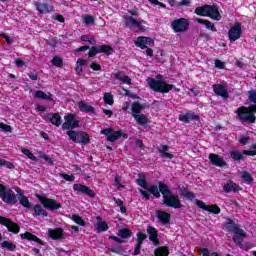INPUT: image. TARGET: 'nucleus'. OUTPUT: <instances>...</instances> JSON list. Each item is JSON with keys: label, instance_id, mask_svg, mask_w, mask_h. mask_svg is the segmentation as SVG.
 Segmentation results:
<instances>
[{"label": "nucleus", "instance_id": "10", "mask_svg": "<svg viewBox=\"0 0 256 256\" xmlns=\"http://www.w3.org/2000/svg\"><path fill=\"white\" fill-rule=\"evenodd\" d=\"M243 36V26L241 22H235L234 25L228 31V40L230 43H235V41H239Z\"/></svg>", "mask_w": 256, "mask_h": 256}, {"label": "nucleus", "instance_id": "30", "mask_svg": "<svg viewBox=\"0 0 256 256\" xmlns=\"http://www.w3.org/2000/svg\"><path fill=\"white\" fill-rule=\"evenodd\" d=\"M195 22L200 23V25H205L206 29L212 31V33H217V28H215V24L213 22L201 18H196Z\"/></svg>", "mask_w": 256, "mask_h": 256}, {"label": "nucleus", "instance_id": "45", "mask_svg": "<svg viewBox=\"0 0 256 256\" xmlns=\"http://www.w3.org/2000/svg\"><path fill=\"white\" fill-rule=\"evenodd\" d=\"M22 153L23 155H26V157H28V159H30L31 161H39V158H37V156L33 155V152H31V150L27 149V148H23L22 149Z\"/></svg>", "mask_w": 256, "mask_h": 256}, {"label": "nucleus", "instance_id": "23", "mask_svg": "<svg viewBox=\"0 0 256 256\" xmlns=\"http://www.w3.org/2000/svg\"><path fill=\"white\" fill-rule=\"evenodd\" d=\"M156 217L162 225H169L171 223V214L169 212L157 210Z\"/></svg>", "mask_w": 256, "mask_h": 256}, {"label": "nucleus", "instance_id": "2", "mask_svg": "<svg viewBox=\"0 0 256 256\" xmlns=\"http://www.w3.org/2000/svg\"><path fill=\"white\" fill-rule=\"evenodd\" d=\"M158 195H162V203L171 209H183V203L179 195L174 194L169 185L163 181H158Z\"/></svg>", "mask_w": 256, "mask_h": 256}, {"label": "nucleus", "instance_id": "29", "mask_svg": "<svg viewBox=\"0 0 256 256\" xmlns=\"http://www.w3.org/2000/svg\"><path fill=\"white\" fill-rule=\"evenodd\" d=\"M32 211H34V217H49V212L44 210L40 204L32 206Z\"/></svg>", "mask_w": 256, "mask_h": 256}, {"label": "nucleus", "instance_id": "17", "mask_svg": "<svg viewBox=\"0 0 256 256\" xmlns=\"http://www.w3.org/2000/svg\"><path fill=\"white\" fill-rule=\"evenodd\" d=\"M34 6L36 8V11H38V13H40L41 15H47V13L55 11V8H53L52 5L41 1L34 2Z\"/></svg>", "mask_w": 256, "mask_h": 256}, {"label": "nucleus", "instance_id": "54", "mask_svg": "<svg viewBox=\"0 0 256 256\" xmlns=\"http://www.w3.org/2000/svg\"><path fill=\"white\" fill-rule=\"evenodd\" d=\"M0 129H2V131L5 133H11L13 131L11 125L5 124L3 122L0 123Z\"/></svg>", "mask_w": 256, "mask_h": 256}, {"label": "nucleus", "instance_id": "53", "mask_svg": "<svg viewBox=\"0 0 256 256\" xmlns=\"http://www.w3.org/2000/svg\"><path fill=\"white\" fill-rule=\"evenodd\" d=\"M110 253H115L116 255H122L123 254V246H117L109 249Z\"/></svg>", "mask_w": 256, "mask_h": 256}, {"label": "nucleus", "instance_id": "55", "mask_svg": "<svg viewBox=\"0 0 256 256\" xmlns=\"http://www.w3.org/2000/svg\"><path fill=\"white\" fill-rule=\"evenodd\" d=\"M84 23L86 25H93V23H95V18L91 15H87L84 17Z\"/></svg>", "mask_w": 256, "mask_h": 256}, {"label": "nucleus", "instance_id": "57", "mask_svg": "<svg viewBox=\"0 0 256 256\" xmlns=\"http://www.w3.org/2000/svg\"><path fill=\"white\" fill-rule=\"evenodd\" d=\"M90 69H92V71H102L101 65H99L97 62H92L90 64Z\"/></svg>", "mask_w": 256, "mask_h": 256}, {"label": "nucleus", "instance_id": "52", "mask_svg": "<svg viewBox=\"0 0 256 256\" xmlns=\"http://www.w3.org/2000/svg\"><path fill=\"white\" fill-rule=\"evenodd\" d=\"M95 55H99L98 46H92L89 48L88 57H95Z\"/></svg>", "mask_w": 256, "mask_h": 256}, {"label": "nucleus", "instance_id": "39", "mask_svg": "<svg viewBox=\"0 0 256 256\" xmlns=\"http://www.w3.org/2000/svg\"><path fill=\"white\" fill-rule=\"evenodd\" d=\"M147 37L145 36H139L135 41L134 45L136 47H139L140 49H147Z\"/></svg>", "mask_w": 256, "mask_h": 256}, {"label": "nucleus", "instance_id": "49", "mask_svg": "<svg viewBox=\"0 0 256 256\" xmlns=\"http://www.w3.org/2000/svg\"><path fill=\"white\" fill-rule=\"evenodd\" d=\"M103 99L106 105H113V103L115 102L111 93H105Z\"/></svg>", "mask_w": 256, "mask_h": 256}, {"label": "nucleus", "instance_id": "16", "mask_svg": "<svg viewBox=\"0 0 256 256\" xmlns=\"http://www.w3.org/2000/svg\"><path fill=\"white\" fill-rule=\"evenodd\" d=\"M73 189L74 191H78V193H81L82 195L90 197V199H95V192L85 184H74Z\"/></svg>", "mask_w": 256, "mask_h": 256}, {"label": "nucleus", "instance_id": "48", "mask_svg": "<svg viewBox=\"0 0 256 256\" xmlns=\"http://www.w3.org/2000/svg\"><path fill=\"white\" fill-rule=\"evenodd\" d=\"M231 232L234 233L236 237H246L247 236L245 231H243V229H241L239 226L234 227V229Z\"/></svg>", "mask_w": 256, "mask_h": 256}, {"label": "nucleus", "instance_id": "41", "mask_svg": "<svg viewBox=\"0 0 256 256\" xmlns=\"http://www.w3.org/2000/svg\"><path fill=\"white\" fill-rule=\"evenodd\" d=\"M95 228H96V231H98V233H104L105 231H109V225L105 221H99L96 224Z\"/></svg>", "mask_w": 256, "mask_h": 256}, {"label": "nucleus", "instance_id": "5", "mask_svg": "<svg viewBox=\"0 0 256 256\" xmlns=\"http://www.w3.org/2000/svg\"><path fill=\"white\" fill-rule=\"evenodd\" d=\"M195 15L199 17H209L213 21H221V13H219L218 5H209L196 7L194 10Z\"/></svg>", "mask_w": 256, "mask_h": 256}, {"label": "nucleus", "instance_id": "22", "mask_svg": "<svg viewBox=\"0 0 256 256\" xmlns=\"http://www.w3.org/2000/svg\"><path fill=\"white\" fill-rule=\"evenodd\" d=\"M20 239L26 240V241H33L34 243H38V245H47V243L41 238L37 237L33 233L26 231L25 233L20 234Z\"/></svg>", "mask_w": 256, "mask_h": 256}, {"label": "nucleus", "instance_id": "28", "mask_svg": "<svg viewBox=\"0 0 256 256\" xmlns=\"http://www.w3.org/2000/svg\"><path fill=\"white\" fill-rule=\"evenodd\" d=\"M78 109L81 111V113H92L93 115L97 113L95 111V107L87 104V102L83 100L78 102Z\"/></svg>", "mask_w": 256, "mask_h": 256}, {"label": "nucleus", "instance_id": "15", "mask_svg": "<svg viewBox=\"0 0 256 256\" xmlns=\"http://www.w3.org/2000/svg\"><path fill=\"white\" fill-rule=\"evenodd\" d=\"M65 122L62 124V129L73 131V129H77L79 127V120L75 119L74 114H68L64 117Z\"/></svg>", "mask_w": 256, "mask_h": 256}, {"label": "nucleus", "instance_id": "33", "mask_svg": "<svg viewBox=\"0 0 256 256\" xmlns=\"http://www.w3.org/2000/svg\"><path fill=\"white\" fill-rule=\"evenodd\" d=\"M134 119L141 127H145V125H149L150 123L149 118L145 114L134 115Z\"/></svg>", "mask_w": 256, "mask_h": 256}, {"label": "nucleus", "instance_id": "18", "mask_svg": "<svg viewBox=\"0 0 256 256\" xmlns=\"http://www.w3.org/2000/svg\"><path fill=\"white\" fill-rule=\"evenodd\" d=\"M47 235L49 239H52L53 241H61L65 239V232L63 228H54V229H48Z\"/></svg>", "mask_w": 256, "mask_h": 256}, {"label": "nucleus", "instance_id": "21", "mask_svg": "<svg viewBox=\"0 0 256 256\" xmlns=\"http://www.w3.org/2000/svg\"><path fill=\"white\" fill-rule=\"evenodd\" d=\"M212 89L215 95L222 97L223 99H229V92L227 91V86L223 84H214L212 85Z\"/></svg>", "mask_w": 256, "mask_h": 256}, {"label": "nucleus", "instance_id": "6", "mask_svg": "<svg viewBox=\"0 0 256 256\" xmlns=\"http://www.w3.org/2000/svg\"><path fill=\"white\" fill-rule=\"evenodd\" d=\"M0 199L6 205H16L18 201L17 194H15L13 189L5 186V184H0Z\"/></svg>", "mask_w": 256, "mask_h": 256}, {"label": "nucleus", "instance_id": "11", "mask_svg": "<svg viewBox=\"0 0 256 256\" xmlns=\"http://www.w3.org/2000/svg\"><path fill=\"white\" fill-rule=\"evenodd\" d=\"M0 225L6 227L7 231L13 233V235H17L19 231H21V226H19V224L4 216H0Z\"/></svg>", "mask_w": 256, "mask_h": 256}, {"label": "nucleus", "instance_id": "14", "mask_svg": "<svg viewBox=\"0 0 256 256\" xmlns=\"http://www.w3.org/2000/svg\"><path fill=\"white\" fill-rule=\"evenodd\" d=\"M15 191L18 194L17 199H18L20 205H22V207H24V209H28V211H32L33 204L29 201V198L27 196H25V192H23V190H21V188H19V187L15 188Z\"/></svg>", "mask_w": 256, "mask_h": 256}, {"label": "nucleus", "instance_id": "26", "mask_svg": "<svg viewBox=\"0 0 256 256\" xmlns=\"http://www.w3.org/2000/svg\"><path fill=\"white\" fill-rule=\"evenodd\" d=\"M178 191L184 199H187L188 201H193L195 199L196 195L194 192L189 191V188L185 186H178Z\"/></svg>", "mask_w": 256, "mask_h": 256}, {"label": "nucleus", "instance_id": "34", "mask_svg": "<svg viewBox=\"0 0 256 256\" xmlns=\"http://www.w3.org/2000/svg\"><path fill=\"white\" fill-rule=\"evenodd\" d=\"M145 109V106L139 102H134L131 104V111H132V116L134 115H141V111Z\"/></svg>", "mask_w": 256, "mask_h": 256}, {"label": "nucleus", "instance_id": "20", "mask_svg": "<svg viewBox=\"0 0 256 256\" xmlns=\"http://www.w3.org/2000/svg\"><path fill=\"white\" fill-rule=\"evenodd\" d=\"M146 232L148 233L149 239L152 241L153 245H161V241L159 240V231H157L156 227L148 225Z\"/></svg>", "mask_w": 256, "mask_h": 256}, {"label": "nucleus", "instance_id": "58", "mask_svg": "<svg viewBox=\"0 0 256 256\" xmlns=\"http://www.w3.org/2000/svg\"><path fill=\"white\" fill-rule=\"evenodd\" d=\"M28 77H29V79H31V81H37L39 79V73L38 72H29Z\"/></svg>", "mask_w": 256, "mask_h": 256}, {"label": "nucleus", "instance_id": "25", "mask_svg": "<svg viewBox=\"0 0 256 256\" xmlns=\"http://www.w3.org/2000/svg\"><path fill=\"white\" fill-rule=\"evenodd\" d=\"M209 160H210V163L214 165V167H226L227 165V162H225V160H223V158H221L219 154H214V153L210 154Z\"/></svg>", "mask_w": 256, "mask_h": 256}, {"label": "nucleus", "instance_id": "63", "mask_svg": "<svg viewBox=\"0 0 256 256\" xmlns=\"http://www.w3.org/2000/svg\"><path fill=\"white\" fill-rule=\"evenodd\" d=\"M109 239H112V241H115L116 243H119V245L125 243V240L117 237V236H109Z\"/></svg>", "mask_w": 256, "mask_h": 256}, {"label": "nucleus", "instance_id": "61", "mask_svg": "<svg viewBox=\"0 0 256 256\" xmlns=\"http://www.w3.org/2000/svg\"><path fill=\"white\" fill-rule=\"evenodd\" d=\"M242 154L243 155H249L250 157H255L256 150H243Z\"/></svg>", "mask_w": 256, "mask_h": 256}, {"label": "nucleus", "instance_id": "19", "mask_svg": "<svg viewBox=\"0 0 256 256\" xmlns=\"http://www.w3.org/2000/svg\"><path fill=\"white\" fill-rule=\"evenodd\" d=\"M136 237L137 238L133 255H141V248L143 247V241L147 239V234H145L143 231H138L136 233Z\"/></svg>", "mask_w": 256, "mask_h": 256}, {"label": "nucleus", "instance_id": "56", "mask_svg": "<svg viewBox=\"0 0 256 256\" xmlns=\"http://www.w3.org/2000/svg\"><path fill=\"white\" fill-rule=\"evenodd\" d=\"M60 177H62V179H65V181H70V182L75 181V176H73V175L61 173Z\"/></svg>", "mask_w": 256, "mask_h": 256}, {"label": "nucleus", "instance_id": "38", "mask_svg": "<svg viewBox=\"0 0 256 256\" xmlns=\"http://www.w3.org/2000/svg\"><path fill=\"white\" fill-rule=\"evenodd\" d=\"M118 236L121 237V239H129L133 236V231L128 228H121L118 230Z\"/></svg>", "mask_w": 256, "mask_h": 256}, {"label": "nucleus", "instance_id": "43", "mask_svg": "<svg viewBox=\"0 0 256 256\" xmlns=\"http://www.w3.org/2000/svg\"><path fill=\"white\" fill-rule=\"evenodd\" d=\"M137 20L133 18V16H126L125 18V25L128 29H133V27L137 26Z\"/></svg>", "mask_w": 256, "mask_h": 256}, {"label": "nucleus", "instance_id": "62", "mask_svg": "<svg viewBox=\"0 0 256 256\" xmlns=\"http://www.w3.org/2000/svg\"><path fill=\"white\" fill-rule=\"evenodd\" d=\"M143 23H145L143 20L136 22V27L139 29V31H146L145 25H143Z\"/></svg>", "mask_w": 256, "mask_h": 256}, {"label": "nucleus", "instance_id": "1", "mask_svg": "<svg viewBox=\"0 0 256 256\" xmlns=\"http://www.w3.org/2000/svg\"><path fill=\"white\" fill-rule=\"evenodd\" d=\"M248 101H250L252 104H250L248 107L240 106L236 109V120L240 123H248V125H253V123L256 122V90L248 91Z\"/></svg>", "mask_w": 256, "mask_h": 256}, {"label": "nucleus", "instance_id": "35", "mask_svg": "<svg viewBox=\"0 0 256 256\" xmlns=\"http://www.w3.org/2000/svg\"><path fill=\"white\" fill-rule=\"evenodd\" d=\"M115 79L118 81H121L125 85H131V79L127 75H123V72L118 71L117 73L114 74Z\"/></svg>", "mask_w": 256, "mask_h": 256}, {"label": "nucleus", "instance_id": "64", "mask_svg": "<svg viewBox=\"0 0 256 256\" xmlns=\"http://www.w3.org/2000/svg\"><path fill=\"white\" fill-rule=\"evenodd\" d=\"M199 253H200V255H203V256H209V249L201 248Z\"/></svg>", "mask_w": 256, "mask_h": 256}, {"label": "nucleus", "instance_id": "51", "mask_svg": "<svg viewBox=\"0 0 256 256\" xmlns=\"http://www.w3.org/2000/svg\"><path fill=\"white\" fill-rule=\"evenodd\" d=\"M40 157H41V159H44V161H46V163H48V165H55V159L53 157H50L47 154H43Z\"/></svg>", "mask_w": 256, "mask_h": 256}, {"label": "nucleus", "instance_id": "37", "mask_svg": "<svg viewBox=\"0 0 256 256\" xmlns=\"http://www.w3.org/2000/svg\"><path fill=\"white\" fill-rule=\"evenodd\" d=\"M98 53H104V55H113V47L111 45L103 44L98 46Z\"/></svg>", "mask_w": 256, "mask_h": 256}, {"label": "nucleus", "instance_id": "8", "mask_svg": "<svg viewBox=\"0 0 256 256\" xmlns=\"http://www.w3.org/2000/svg\"><path fill=\"white\" fill-rule=\"evenodd\" d=\"M36 199L43 205L44 209L48 211H57L61 209V203L57 202L55 199L46 198L43 194H35Z\"/></svg>", "mask_w": 256, "mask_h": 256}, {"label": "nucleus", "instance_id": "50", "mask_svg": "<svg viewBox=\"0 0 256 256\" xmlns=\"http://www.w3.org/2000/svg\"><path fill=\"white\" fill-rule=\"evenodd\" d=\"M52 65H54V67H63V59L59 56H54L52 58Z\"/></svg>", "mask_w": 256, "mask_h": 256}, {"label": "nucleus", "instance_id": "27", "mask_svg": "<svg viewBox=\"0 0 256 256\" xmlns=\"http://www.w3.org/2000/svg\"><path fill=\"white\" fill-rule=\"evenodd\" d=\"M224 193H231V191H234V193H239L241 191V186L237 185V183L233 182L232 180H229L224 186H223Z\"/></svg>", "mask_w": 256, "mask_h": 256}, {"label": "nucleus", "instance_id": "32", "mask_svg": "<svg viewBox=\"0 0 256 256\" xmlns=\"http://www.w3.org/2000/svg\"><path fill=\"white\" fill-rule=\"evenodd\" d=\"M46 119H48L52 125H55V127H61V115H59V113H50L46 116Z\"/></svg>", "mask_w": 256, "mask_h": 256}, {"label": "nucleus", "instance_id": "12", "mask_svg": "<svg viewBox=\"0 0 256 256\" xmlns=\"http://www.w3.org/2000/svg\"><path fill=\"white\" fill-rule=\"evenodd\" d=\"M171 27L174 33H185V31L189 29V20L185 18H178L172 21Z\"/></svg>", "mask_w": 256, "mask_h": 256}, {"label": "nucleus", "instance_id": "13", "mask_svg": "<svg viewBox=\"0 0 256 256\" xmlns=\"http://www.w3.org/2000/svg\"><path fill=\"white\" fill-rule=\"evenodd\" d=\"M195 204L196 207H199V209L208 211V213H211L212 215H219L221 213V208H219L217 204L207 205L205 202L199 199H196Z\"/></svg>", "mask_w": 256, "mask_h": 256}, {"label": "nucleus", "instance_id": "7", "mask_svg": "<svg viewBox=\"0 0 256 256\" xmlns=\"http://www.w3.org/2000/svg\"><path fill=\"white\" fill-rule=\"evenodd\" d=\"M67 135L73 143H80L81 145H89L91 143V138L89 137V134L85 131H75V130H69L67 132Z\"/></svg>", "mask_w": 256, "mask_h": 256}, {"label": "nucleus", "instance_id": "36", "mask_svg": "<svg viewBox=\"0 0 256 256\" xmlns=\"http://www.w3.org/2000/svg\"><path fill=\"white\" fill-rule=\"evenodd\" d=\"M2 249H6V251H10L11 253H14V251H17V245L10 241H3L1 243Z\"/></svg>", "mask_w": 256, "mask_h": 256}, {"label": "nucleus", "instance_id": "60", "mask_svg": "<svg viewBox=\"0 0 256 256\" xmlns=\"http://www.w3.org/2000/svg\"><path fill=\"white\" fill-rule=\"evenodd\" d=\"M34 97L36 99H43L45 97V92L41 91V90H37L34 94Z\"/></svg>", "mask_w": 256, "mask_h": 256}, {"label": "nucleus", "instance_id": "4", "mask_svg": "<svg viewBox=\"0 0 256 256\" xmlns=\"http://www.w3.org/2000/svg\"><path fill=\"white\" fill-rule=\"evenodd\" d=\"M148 86L152 91H155V93H169L170 91H179V88H177L173 84L166 83L165 80H157L155 78L148 77L146 79Z\"/></svg>", "mask_w": 256, "mask_h": 256}, {"label": "nucleus", "instance_id": "40", "mask_svg": "<svg viewBox=\"0 0 256 256\" xmlns=\"http://www.w3.org/2000/svg\"><path fill=\"white\" fill-rule=\"evenodd\" d=\"M154 256H169V248L167 246H160L156 248Z\"/></svg>", "mask_w": 256, "mask_h": 256}, {"label": "nucleus", "instance_id": "31", "mask_svg": "<svg viewBox=\"0 0 256 256\" xmlns=\"http://www.w3.org/2000/svg\"><path fill=\"white\" fill-rule=\"evenodd\" d=\"M158 151H159L160 157H162V159H174V157H175V155L167 152V151H169V146H167L165 144H161Z\"/></svg>", "mask_w": 256, "mask_h": 256}, {"label": "nucleus", "instance_id": "44", "mask_svg": "<svg viewBox=\"0 0 256 256\" xmlns=\"http://www.w3.org/2000/svg\"><path fill=\"white\" fill-rule=\"evenodd\" d=\"M224 225L225 229L230 232H232L235 229V227H238L237 223H235V220L231 218H227Z\"/></svg>", "mask_w": 256, "mask_h": 256}, {"label": "nucleus", "instance_id": "59", "mask_svg": "<svg viewBox=\"0 0 256 256\" xmlns=\"http://www.w3.org/2000/svg\"><path fill=\"white\" fill-rule=\"evenodd\" d=\"M238 141L240 145H247L249 143V136H240Z\"/></svg>", "mask_w": 256, "mask_h": 256}, {"label": "nucleus", "instance_id": "3", "mask_svg": "<svg viewBox=\"0 0 256 256\" xmlns=\"http://www.w3.org/2000/svg\"><path fill=\"white\" fill-rule=\"evenodd\" d=\"M136 183L139 185V187H142V189H139V193L142 195V197H144V199H146V201L151 199V195L154 197V199L161 198V194H159V185H149L147 184V179L145 178L137 179Z\"/></svg>", "mask_w": 256, "mask_h": 256}, {"label": "nucleus", "instance_id": "47", "mask_svg": "<svg viewBox=\"0 0 256 256\" xmlns=\"http://www.w3.org/2000/svg\"><path fill=\"white\" fill-rule=\"evenodd\" d=\"M230 157L234 159V161H243L244 159L243 154H241L239 151H232L230 153Z\"/></svg>", "mask_w": 256, "mask_h": 256}, {"label": "nucleus", "instance_id": "9", "mask_svg": "<svg viewBox=\"0 0 256 256\" xmlns=\"http://www.w3.org/2000/svg\"><path fill=\"white\" fill-rule=\"evenodd\" d=\"M101 134L105 135L107 141L110 143H115L118 139H129V135L127 133H123L122 130L113 131V128H105L101 130Z\"/></svg>", "mask_w": 256, "mask_h": 256}, {"label": "nucleus", "instance_id": "46", "mask_svg": "<svg viewBox=\"0 0 256 256\" xmlns=\"http://www.w3.org/2000/svg\"><path fill=\"white\" fill-rule=\"evenodd\" d=\"M72 221H75L77 225H80L81 227H85L87 225V222H85V220H83L79 215H72Z\"/></svg>", "mask_w": 256, "mask_h": 256}, {"label": "nucleus", "instance_id": "42", "mask_svg": "<svg viewBox=\"0 0 256 256\" xmlns=\"http://www.w3.org/2000/svg\"><path fill=\"white\" fill-rule=\"evenodd\" d=\"M241 178L243 179L244 183H246V185H251V183L255 181V179H253V176H251V173L247 171H243L241 173Z\"/></svg>", "mask_w": 256, "mask_h": 256}, {"label": "nucleus", "instance_id": "24", "mask_svg": "<svg viewBox=\"0 0 256 256\" xmlns=\"http://www.w3.org/2000/svg\"><path fill=\"white\" fill-rule=\"evenodd\" d=\"M200 116L194 112H186L185 114L179 115V121L182 123H191V121H199Z\"/></svg>", "mask_w": 256, "mask_h": 256}]
</instances>
